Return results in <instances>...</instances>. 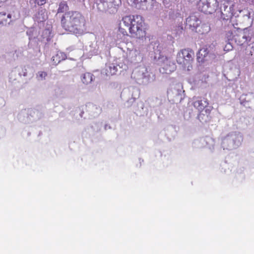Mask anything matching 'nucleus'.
Masks as SVG:
<instances>
[{
  "instance_id": "obj_1",
  "label": "nucleus",
  "mask_w": 254,
  "mask_h": 254,
  "mask_svg": "<svg viewBox=\"0 0 254 254\" xmlns=\"http://www.w3.org/2000/svg\"><path fill=\"white\" fill-rule=\"evenodd\" d=\"M127 29L131 38L141 39L146 35L145 23L139 15H128L122 18L119 31L123 35H128Z\"/></svg>"
},
{
  "instance_id": "obj_2",
  "label": "nucleus",
  "mask_w": 254,
  "mask_h": 254,
  "mask_svg": "<svg viewBox=\"0 0 254 254\" xmlns=\"http://www.w3.org/2000/svg\"><path fill=\"white\" fill-rule=\"evenodd\" d=\"M61 23L62 27L65 30L79 34L83 33L86 20L80 12L71 10L62 15Z\"/></svg>"
},
{
  "instance_id": "obj_3",
  "label": "nucleus",
  "mask_w": 254,
  "mask_h": 254,
  "mask_svg": "<svg viewBox=\"0 0 254 254\" xmlns=\"http://www.w3.org/2000/svg\"><path fill=\"white\" fill-rule=\"evenodd\" d=\"M194 56L193 50L189 48L181 50L177 55L176 61L177 63L185 67L189 65L193 61Z\"/></svg>"
},
{
  "instance_id": "obj_4",
  "label": "nucleus",
  "mask_w": 254,
  "mask_h": 254,
  "mask_svg": "<svg viewBox=\"0 0 254 254\" xmlns=\"http://www.w3.org/2000/svg\"><path fill=\"white\" fill-rule=\"evenodd\" d=\"M216 0H200L198 3L199 10L206 14H211L216 8Z\"/></svg>"
},
{
  "instance_id": "obj_5",
  "label": "nucleus",
  "mask_w": 254,
  "mask_h": 254,
  "mask_svg": "<svg viewBox=\"0 0 254 254\" xmlns=\"http://www.w3.org/2000/svg\"><path fill=\"white\" fill-rule=\"evenodd\" d=\"M238 34L235 36V40L238 42L239 45H243V44L251 41L253 34L251 30L245 28L241 30L239 28L237 29Z\"/></svg>"
},
{
  "instance_id": "obj_6",
  "label": "nucleus",
  "mask_w": 254,
  "mask_h": 254,
  "mask_svg": "<svg viewBox=\"0 0 254 254\" xmlns=\"http://www.w3.org/2000/svg\"><path fill=\"white\" fill-rule=\"evenodd\" d=\"M209 102L207 99H202L201 97H197L193 102V106L198 111L205 110L206 108H210L208 107Z\"/></svg>"
},
{
  "instance_id": "obj_7",
  "label": "nucleus",
  "mask_w": 254,
  "mask_h": 254,
  "mask_svg": "<svg viewBox=\"0 0 254 254\" xmlns=\"http://www.w3.org/2000/svg\"><path fill=\"white\" fill-rule=\"evenodd\" d=\"M118 71L117 66L113 63L107 64L102 70V73L107 76H111L116 74Z\"/></svg>"
},
{
  "instance_id": "obj_8",
  "label": "nucleus",
  "mask_w": 254,
  "mask_h": 254,
  "mask_svg": "<svg viewBox=\"0 0 254 254\" xmlns=\"http://www.w3.org/2000/svg\"><path fill=\"white\" fill-rule=\"evenodd\" d=\"M211 111L210 108H206L205 110L199 111V113L198 115V119L200 122L205 123L211 120V117L210 116Z\"/></svg>"
},
{
  "instance_id": "obj_9",
  "label": "nucleus",
  "mask_w": 254,
  "mask_h": 254,
  "mask_svg": "<svg viewBox=\"0 0 254 254\" xmlns=\"http://www.w3.org/2000/svg\"><path fill=\"white\" fill-rule=\"evenodd\" d=\"M209 53V51L206 48H201L196 54V59L198 63H203L207 60L206 57Z\"/></svg>"
},
{
  "instance_id": "obj_10",
  "label": "nucleus",
  "mask_w": 254,
  "mask_h": 254,
  "mask_svg": "<svg viewBox=\"0 0 254 254\" xmlns=\"http://www.w3.org/2000/svg\"><path fill=\"white\" fill-rule=\"evenodd\" d=\"M186 24L190 27L196 28L199 25V19L195 15H190L186 19Z\"/></svg>"
},
{
  "instance_id": "obj_11",
  "label": "nucleus",
  "mask_w": 254,
  "mask_h": 254,
  "mask_svg": "<svg viewBox=\"0 0 254 254\" xmlns=\"http://www.w3.org/2000/svg\"><path fill=\"white\" fill-rule=\"evenodd\" d=\"M94 75L90 72H86L81 76V80L84 84L90 83L93 80Z\"/></svg>"
},
{
  "instance_id": "obj_12",
  "label": "nucleus",
  "mask_w": 254,
  "mask_h": 254,
  "mask_svg": "<svg viewBox=\"0 0 254 254\" xmlns=\"http://www.w3.org/2000/svg\"><path fill=\"white\" fill-rule=\"evenodd\" d=\"M10 14H7L5 12H0V25L6 24L8 23V19H10Z\"/></svg>"
},
{
  "instance_id": "obj_13",
  "label": "nucleus",
  "mask_w": 254,
  "mask_h": 254,
  "mask_svg": "<svg viewBox=\"0 0 254 254\" xmlns=\"http://www.w3.org/2000/svg\"><path fill=\"white\" fill-rule=\"evenodd\" d=\"M68 6L66 2H61L60 3L59 7L57 9V13L66 12L68 10Z\"/></svg>"
},
{
  "instance_id": "obj_14",
  "label": "nucleus",
  "mask_w": 254,
  "mask_h": 254,
  "mask_svg": "<svg viewBox=\"0 0 254 254\" xmlns=\"http://www.w3.org/2000/svg\"><path fill=\"white\" fill-rule=\"evenodd\" d=\"M45 12H46L45 9L41 8L40 9H39L38 15L37 16V21L41 22V21H44L45 20V18L44 17V16H42V17H41L39 16L40 14H41V15H43L45 13Z\"/></svg>"
},
{
  "instance_id": "obj_15",
  "label": "nucleus",
  "mask_w": 254,
  "mask_h": 254,
  "mask_svg": "<svg viewBox=\"0 0 254 254\" xmlns=\"http://www.w3.org/2000/svg\"><path fill=\"white\" fill-rule=\"evenodd\" d=\"M47 76V73L46 72L40 71L37 73L36 78L38 80H43L45 79Z\"/></svg>"
},
{
  "instance_id": "obj_16",
  "label": "nucleus",
  "mask_w": 254,
  "mask_h": 254,
  "mask_svg": "<svg viewBox=\"0 0 254 254\" xmlns=\"http://www.w3.org/2000/svg\"><path fill=\"white\" fill-rule=\"evenodd\" d=\"M235 36H236V34L234 35L233 32L231 30L228 31L225 35V36L228 41L233 38L235 39Z\"/></svg>"
},
{
  "instance_id": "obj_17",
  "label": "nucleus",
  "mask_w": 254,
  "mask_h": 254,
  "mask_svg": "<svg viewBox=\"0 0 254 254\" xmlns=\"http://www.w3.org/2000/svg\"><path fill=\"white\" fill-rule=\"evenodd\" d=\"M232 49H233L232 45L230 44V43L228 42L226 44V45L224 47V50L225 51L228 52V51L232 50Z\"/></svg>"
},
{
  "instance_id": "obj_18",
  "label": "nucleus",
  "mask_w": 254,
  "mask_h": 254,
  "mask_svg": "<svg viewBox=\"0 0 254 254\" xmlns=\"http://www.w3.org/2000/svg\"><path fill=\"white\" fill-rule=\"evenodd\" d=\"M249 54L254 59V42L252 44L250 48Z\"/></svg>"
},
{
  "instance_id": "obj_19",
  "label": "nucleus",
  "mask_w": 254,
  "mask_h": 254,
  "mask_svg": "<svg viewBox=\"0 0 254 254\" xmlns=\"http://www.w3.org/2000/svg\"><path fill=\"white\" fill-rule=\"evenodd\" d=\"M36 3L38 5H43L46 2V0H35Z\"/></svg>"
},
{
  "instance_id": "obj_20",
  "label": "nucleus",
  "mask_w": 254,
  "mask_h": 254,
  "mask_svg": "<svg viewBox=\"0 0 254 254\" xmlns=\"http://www.w3.org/2000/svg\"><path fill=\"white\" fill-rule=\"evenodd\" d=\"M172 65L173 66V67L172 69H169V70H169V71H170V72H171V71H172V70H174V64H172Z\"/></svg>"
},
{
  "instance_id": "obj_21",
  "label": "nucleus",
  "mask_w": 254,
  "mask_h": 254,
  "mask_svg": "<svg viewBox=\"0 0 254 254\" xmlns=\"http://www.w3.org/2000/svg\"><path fill=\"white\" fill-rule=\"evenodd\" d=\"M58 57V55H56V57H53V61H55V58H57Z\"/></svg>"
},
{
  "instance_id": "obj_22",
  "label": "nucleus",
  "mask_w": 254,
  "mask_h": 254,
  "mask_svg": "<svg viewBox=\"0 0 254 254\" xmlns=\"http://www.w3.org/2000/svg\"><path fill=\"white\" fill-rule=\"evenodd\" d=\"M165 68H166V71H167L168 70L167 67H165Z\"/></svg>"
}]
</instances>
